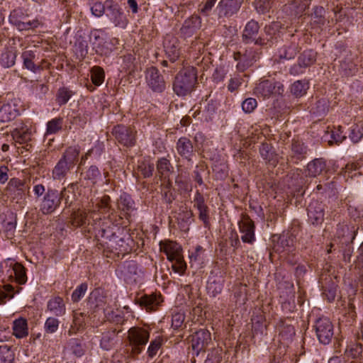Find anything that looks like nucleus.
Here are the masks:
<instances>
[{"mask_svg":"<svg viewBox=\"0 0 363 363\" xmlns=\"http://www.w3.org/2000/svg\"><path fill=\"white\" fill-rule=\"evenodd\" d=\"M145 79L148 86L155 92H162L165 89L163 76L155 67H150L145 72Z\"/></svg>","mask_w":363,"mask_h":363,"instance_id":"11","label":"nucleus"},{"mask_svg":"<svg viewBox=\"0 0 363 363\" xmlns=\"http://www.w3.org/2000/svg\"><path fill=\"white\" fill-rule=\"evenodd\" d=\"M116 208L118 213L117 220L120 222H123V219L129 221L131 213L135 210V202L129 194L123 193L117 199Z\"/></svg>","mask_w":363,"mask_h":363,"instance_id":"9","label":"nucleus"},{"mask_svg":"<svg viewBox=\"0 0 363 363\" xmlns=\"http://www.w3.org/2000/svg\"><path fill=\"white\" fill-rule=\"evenodd\" d=\"M97 216V213L95 210L86 211L80 210L73 212L71 216V224L74 227H82L87 225L88 228L91 227L92 217Z\"/></svg>","mask_w":363,"mask_h":363,"instance_id":"15","label":"nucleus"},{"mask_svg":"<svg viewBox=\"0 0 363 363\" xmlns=\"http://www.w3.org/2000/svg\"><path fill=\"white\" fill-rule=\"evenodd\" d=\"M257 106V102L254 98H247L242 104V110L245 113H252Z\"/></svg>","mask_w":363,"mask_h":363,"instance_id":"61","label":"nucleus"},{"mask_svg":"<svg viewBox=\"0 0 363 363\" xmlns=\"http://www.w3.org/2000/svg\"><path fill=\"white\" fill-rule=\"evenodd\" d=\"M88 285L82 283L78 286L72 294V301L74 303L79 302L87 291Z\"/></svg>","mask_w":363,"mask_h":363,"instance_id":"57","label":"nucleus"},{"mask_svg":"<svg viewBox=\"0 0 363 363\" xmlns=\"http://www.w3.org/2000/svg\"><path fill=\"white\" fill-rule=\"evenodd\" d=\"M164 47L170 61L174 62L179 59L181 52L176 38L172 36L169 39H166L164 42Z\"/></svg>","mask_w":363,"mask_h":363,"instance_id":"22","label":"nucleus"},{"mask_svg":"<svg viewBox=\"0 0 363 363\" xmlns=\"http://www.w3.org/2000/svg\"><path fill=\"white\" fill-rule=\"evenodd\" d=\"M323 205L318 201H313L308 207V216L313 225H320L324 220Z\"/></svg>","mask_w":363,"mask_h":363,"instance_id":"17","label":"nucleus"},{"mask_svg":"<svg viewBox=\"0 0 363 363\" xmlns=\"http://www.w3.org/2000/svg\"><path fill=\"white\" fill-rule=\"evenodd\" d=\"M203 251L204 250H203V247L199 245L195 248L194 251L192 252L189 255V259H190L189 263L191 264V267H192L193 264H200L203 262Z\"/></svg>","mask_w":363,"mask_h":363,"instance_id":"54","label":"nucleus"},{"mask_svg":"<svg viewBox=\"0 0 363 363\" xmlns=\"http://www.w3.org/2000/svg\"><path fill=\"white\" fill-rule=\"evenodd\" d=\"M43 26V21L38 18H35L33 20L28 18L18 30L19 31H33Z\"/></svg>","mask_w":363,"mask_h":363,"instance_id":"46","label":"nucleus"},{"mask_svg":"<svg viewBox=\"0 0 363 363\" xmlns=\"http://www.w3.org/2000/svg\"><path fill=\"white\" fill-rule=\"evenodd\" d=\"M163 342V338L161 336L156 337L154 340L150 342V344L147 348V354L150 358L154 357L160 348L161 347Z\"/></svg>","mask_w":363,"mask_h":363,"instance_id":"52","label":"nucleus"},{"mask_svg":"<svg viewBox=\"0 0 363 363\" xmlns=\"http://www.w3.org/2000/svg\"><path fill=\"white\" fill-rule=\"evenodd\" d=\"M117 332L116 329H110L102 333L101 347L106 350H110L116 343Z\"/></svg>","mask_w":363,"mask_h":363,"instance_id":"36","label":"nucleus"},{"mask_svg":"<svg viewBox=\"0 0 363 363\" xmlns=\"http://www.w3.org/2000/svg\"><path fill=\"white\" fill-rule=\"evenodd\" d=\"M79 189V185L77 183H71L67 187L62 189L59 193L61 197V201L64 200L65 203L67 206H71L73 202L77 199L76 192Z\"/></svg>","mask_w":363,"mask_h":363,"instance_id":"24","label":"nucleus"},{"mask_svg":"<svg viewBox=\"0 0 363 363\" xmlns=\"http://www.w3.org/2000/svg\"><path fill=\"white\" fill-rule=\"evenodd\" d=\"M112 133L116 139L125 146H133L135 143V132L130 127L118 125L113 128Z\"/></svg>","mask_w":363,"mask_h":363,"instance_id":"10","label":"nucleus"},{"mask_svg":"<svg viewBox=\"0 0 363 363\" xmlns=\"http://www.w3.org/2000/svg\"><path fill=\"white\" fill-rule=\"evenodd\" d=\"M322 288L323 290V294L325 296L329 302L335 300L337 292V284L333 282L331 284L328 285V282L322 283Z\"/></svg>","mask_w":363,"mask_h":363,"instance_id":"48","label":"nucleus"},{"mask_svg":"<svg viewBox=\"0 0 363 363\" xmlns=\"http://www.w3.org/2000/svg\"><path fill=\"white\" fill-rule=\"evenodd\" d=\"M178 154L185 160L190 161L194 155V146L190 140L186 137L180 138L176 145Z\"/></svg>","mask_w":363,"mask_h":363,"instance_id":"21","label":"nucleus"},{"mask_svg":"<svg viewBox=\"0 0 363 363\" xmlns=\"http://www.w3.org/2000/svg\"><path fill=\"white\" fill-rule=\"evenodd\" d=\"M172 268L174 272L183 274L186 269V264L183 259L182 255L173 259Z\"/></svg>","mask_w":363,"mask_h":363,"instance_id":"56","label":"nucleus"},{"mask_svg":"<svg viewBox=\"0 0 363 363\" xmlns=\"http://www.w3.org/2000/svg\"><path fill=\"white\" fill-rule=\"evenodd\" d=\"M314 328L319 342L323 345L329 344L334 335L333 325L330 319L326 317L319 318Z\"/></svg>","mask_w":363,"mask_h":363,"instance_id":"6","label":"nucleus"},{"mask_svg":"<svg viewBox=\"0 0 363 363\" xmlns=\"http://www.w3.org/2000/svg\"><path fill=\"white\" fill-rule=\"evenodd\" d=\"M72 168L71 166L60 159L52 169V177L53 179H63Z\"/></svg>","mask_w":363,"mask_h":363,"instance_id":"33","label":"nucleus"},{"mask_svg":"<svg viewBox=\"0 0 363 363\" xmlns=\"http://www.w3.org/2000/svg\"><path fill=\"white\" fill-rule=\"evenodd\" d=\"M317 53L313 50L303 51L298 59V65H294L290 70L293 74H298L303 72L301 69L311 66L316 61Z\"/></svg>","mask_w":363,"mask_h":363,"instance_id":"16","label":"nucleus"},{"mask_svg":"<svg viewBox=\"0 0 363 363\" xmlns=\"http://www.w3.org/2000/svg\"><path fill=\"white\" fill-rule=\"evenodd\" d=\"M160 250L165 253L170 262L179 257L182 255V248L179 244L170 240L161 241L160 242Z\"/></svg>","mask_w":363,"mask_h":363,"instance_id":"20","label":"nucleus"},{"mask_svg":"<svg viewBox=\"0 0 363 363\" xmlns=\"http://www.w3.org/2000/svg\"><path fill=\"white\" fill-rule=\"evenodd\" d=\"M72 96V92L65 87L59 89L56 95V102L58 105L66 104Z\"/></svg>","mask_w":363,"mask_h":363,"instance_id":"50","label":"nucleus"},{"mask_svg":"<svg viewBox=\"0 0 363 363\" xmlns=\"http://www.w3.org/2000/svg\"><path fill=\"white\" fill-rule=\"evenodd\" d=\"M60 325V320L55 317H48L44 323L45 333L52 334L57 331Z\"/></svg>","mask_w":363,"mask_h":363,"instance_id":"51","label":"nucleus"},{"mask_svg":"<svg viewBox=\"0 0 363 363\" xmlns=\"http://www.w3.org/2000/svg\"><path fill=\"white\" fill-rule=\"evenodd\" d=\"M124 222H120L117 220L116 213L112 212L107 218L102 219L99 215L95 218L92 217L91 227L89 228V232H93L95 236L98 238H102L111 241V239L115 237L113 231V226L124 224Z\"/></svg>","mask_w":363,"mask_h":363,"instance_id":"1","label":"nucleus"},{"mask_svg":"<svg viewBox=\"0 0 363 363\" xmlns=\"http://www.w3.org/2000/svg\"><path fill=\"white\" fill-rule=\"evenodd\" d=\"M197 84V74L193 67L180 70L173 82L174 92L179 96H185L191 94Z\"/></svg>","mask_w":363,"mask_h":363,"instance_id":"2","label":"nucleus"},{"mask_svg":"<svg viewBox=\"0 0 363 363\" xmlns=\"http://www.w3.org/2000/svg\"><path fill=\"white\" fill-rule=\"evenodd\" d=\"M106 16L116 27L125 28L128 23V19L122 8L112 0L106 1Z\"/></svg>","mask_w":363,"mask_h":363,"instance_id":"5","label":"nucleus"},{"mask_svg":"<svg viewBox=\"0 0 363 363\" xmlns=\"http://www.w3.org/2000/svg\"><path fill=\"white\" fill-rule=\"evenodd\" d=\"M12 334L17 338H23L28 336V328L26 319L20 318L13 321Z\"/></svg>","mask_w":363,"mask_h":363,"instance_id":"31","label":"nucleus"},{"mask_svg":"<svg viewBox=\"0 0 363 363\" xmlns=\"http://www.w3.org/2000/svg\"><path fill=\"white\" fill-rule=\"evenodd\" d=\"M211 341V333L206 329L196 331L191 338V347L194 352L198 355L200 352L205 351Z\"/></svg>","mask_w":363,"mask_h":363,"instance_id":"12","label":"nucleus"},{"mask_svg":"<svg viewBox=\"0 0 363 363\" xmlns=\"http://www.w3.org/2000/svg\"><path fill=\"white\" fill-rule=\"evenodd\" d=\"M91 11L93 15L96 17H101L106 11V1L104 4H102L100 1H96L93 4L91 7Z\"/></svg>","mask_w":363,"mask_h":363,"instance_id":"59","label":"nucleus"},{"mask_svg":"<svg viewBox=\"0 0 363 363\" xmlns=\"http://www.w3.org/2000/svg\"><path fill=\"white\" fill-rule=\"evenodd\" d=\"M308 88L309 84L307 81L298 80L291 85V91L296 97H301L306 94Z\"/></svg>","mask_w":363,"mask_h":363,"instance_id":"39","label":"nucleus"},{"mask_svg":"<svg viewBox=\"0 0 363 363\" xmlns=\"http://www.w3.org/2000/svg\"><path fill=\"white\" fill-rule=\"evenodd\" d=\"M24 182L17 178L10 179L8 184V189L11 191H23Z\"/></svg>","mask_w":363,"mask_h":363,"instance_id":"62","label":"nucleus"},{"mask_svg":"<svg viewBox=\"0 0 363 363\" xmlns=\"http://www.w3.org/2000/svg\"><path fill=\"white\" fill-rule=\"evenodd\" d=\"M295 242L296 238L293 235H284L279 238V244L283 248V251H294Z\"/></svg>","mask_w":363,"mask_h":363,"instance_id":"45","label":"nucleus"},{"mask_svg":"<svg viewBox=\"0 0 363 363\" xmlns=\"http://www.w3.org/2000/svg\"><path fill=\"white\" fill-rule=\"evenodd\" d=\"M61 203V197L56 189H48L39 205L40 211L47 215L54 212Z\"/></svg>","mask_w":363,"mask_h":363,"instance_id":"7","label":"nucleus"},{"mask_svg":"<svg viewBox=\"0 0 363 363\" xmlns=\"http://www.w3.org/2000/svg\"><path fill=\"white\" fill-rule=\"evenodd\" d=\"M199 18L191 16L187 18L183 23L180 30L184 37H190L199 28Z\"/></svg>","mask_w":363,"mask_h":363,"instance_id":"29","label":"nucleus"},{"mask_svg":"<svg viewBox=\"0 0 363 363\" xmlns=\"http://www.w3.org/2000/svg\"><path fill=\"white\" fill-rule=\"evenodd\" d=\"M240 232L242 234L243 242L252 244L255 241V224L248 216H243L238 223Z\"/></svg>","mask_w":363,"mask_h":363,"instance_id":"14","label":"nucleus"},{"mask_svg":"<svg viewBox=\"0 0 363 363\" xmlns=\"http://www.w3.org/2000/svg\"><path fill=\"white\" fill-rule=\"evenodd\" d=\"M284 91L283 84L274 79H265L258 83L254 89V94L263 99H269L282 95Z\"/></svg>","mask_w":363,"mask_h":363,"instance_id":"4","label":"nucleus"},{"mask_svg":"<svg viewBox=\"0 0 363 363\" xmlns=\"http://www.w3.org/2000/svg\"><path fill=\"white\" fill-rule=\"evenodd\" d=\"M150 338V331L141 327H132L128 331V340L131 347L130 355L135 357L141 353Z\"/></svg>","mask_w":363,"mask_h":363,"instance_id":"3","label":"nucleus"},{"mask_svg":"<svg viewBox=\"0 0 363 363\" xmlns=\"http://www.w3.org/2000/svg\"><path fill=\"white\" fill-rule=\"evenodd\" d=\"M16 50L14 48H6L0 55V64L4 68H10L15 65Z\"/></svg>","mask_w":363,"mask_h":363,"instance_id":"27","label":"nucleus"},{"mask_svg":"<svg viewBox=\"0 0 363 363\" xmlns=\"http://www.w3.org/2000/svg\"><path fill=\"white\" fill-rule=\"evenodd\" d=\"M63 118L57 117L52 118L47 123L46 135L56 134L62 128Z\"/></svg>","mask_w":363,"mask_h":363,"instance_id":"43","label":"nucleus"},{"mask_svg":"<svg viewBox=\"0 0 363 363\" xmlns=\"http://www.w3.org/2000/svg\"><path fill=\"white\" fill-rule=\"evenodd\" d=\"M28 17L29 14L27 10L21 8L16 9L9 15V22L18 29Z\"/></svg>","mask_w":363,"mask_h":363,"instance_id":"26","label":"nucleus"},{"mask_svg":"<svg viewBox=\"0 0 363 363\" xmlns=\"http://www.w3.org/2000/svg\"><path fill=\"white\" fill-rule=\"evenodd\" d=\"M85 316L86 315L82 312H79V311H73L72 324L68 331L69 335L76 333L77 331H79L84 328Z\"/></svg>","mask_w":363,"mask_h":363,"instance_id":"34","label":"nucleus"},{"mask_svg":"<svg viewBox=\"0 0 363 363\" xmlns=\"http://www.w3.org/2000/svg\"><path fill=\"white\" fill-rule=\"evenodd\" d=\"M101 177V172L97 167L94 165L91 166L85 172L84 179L90 181L93 185L96 184Z\"/></svg>","mask_w":363,"mask_h":363,"instance_id":"47","label":"nucleus"},{"mask_svg":"<svg viewBox=\"0 0 363 363\" xmlns=\"http://www.w3.org/2000/svg\"><path fill=\"white\" fill-rule=\"evenodd\" d=\"M240 0H220L217 9L220 17L231 16L236 13L240 8Z\"/></svg>","mask_w":363,"mask_h":363,"instance_id":"19","label":"nucleus"},{"mask_svg":"<svg viewBox=\"0 0 363 363\" xmlns=\"http://www.w3.org/2000/svg\"><path fill=\"white\" fill-rule=\"evenodd\" d=\"M300 48L298 44L295 42H291L284 45L279 50V55L281 58L286 60H291L295 57L299 52Z\"/></svg>","mask_w":363,"mask_h":363,"instance_id":"35","label":"nucleus"},{"mask_svg":"<svg viewBox=\"0 0 363 363\" xmlns=\"http://www.w3.org/2000/svg\"><path fill=\"white\" fill-rule=\"evenodd\" d=\"M46 311L55 317L65 315L67 308L63 298L59 296L50 298L47 303Z\"/></svg>","mask_w":363,"mask_h":363,"instance_id":"18","label":"nucleus"},{"mask_svg":"<svg viewBox=\"0 0 363 363\" xmlns=\"http://www.w3.org/2000/svg\"><path fill=\"white\" fill-rule=\"evenodd\" d=\"M15 354L11 346H0V363H13Z\"/></svg>","mask_w":363,"mask_h":363,"instance_id":"41","label":"nucleus"},{"mask_svg":"<svg viewBox=\"0 0 363 363\" xmlns=\"http://www.w3.org/2000/svg\"><path fill=\"white\" fill-rule=\"evenodd\" d=\"M5 264L6 267L12 269L16 280L19 284H24L27 281L26 270L21 264L11 259H8Z\"/></svg>","mask_w":363,"mask_h":363,"instance_id":"23","label":"nucleus"},{"mask_svg":"<svg viewBox=\"0 0 363 363\" xmlns=\"http://www.w3.org/2000/svg\"><path fill=\"white\" fill-rule=\"evenodd\" d=\"M13 139L18 143L23 144L30 140L31 133L28 128H16L12 133Z\"/></svg>","mask_w":363,"mask_h":363,"instance_id":"40","label":"nucleus"},{"mask_svg":"<svg viewBox=\"0 0 363 363\" xmlns=\"http://www.w3.org/2000/svg\"><path fill=\"white\" fill-rule=\"evenodd\" d=\"M325 167V162L323 159H315L307 165L308 175L315 177L320 174Z\"/></svg>","mask_w":363,"mask_h":363,"instance_id":"37","label":"nucleus"},{"mask_svg":"<svg viewBox=\"0 0 363 363\" xmlns=\"http://www.w3.org/2000/svg\"><path fill=\"white\" fill-rule=\"evenodd\" d=\"M104 71L103 68L95 66L91 69V79L92 83L96 86H100L104 81Z\"/></svg>","mask_w":363,"mask_h":363,"instance_id":"44","label":"nucleus"},{"mask_svg":"<svg viewBox=\"0 0 363 363\" xmlns=\"http://www.w3.org/2000/svg\"><path fill=\"white\" fill-rule=\"evenodd\" d=\"M137 169L144 178H148L152 175L154 164L149 160H143L138 162Z\"/></svg>","mask_w":363,"mask_h":363,"instance_id":"42","label":"nucleus"},{"mask_svg":"<svg viewBox=\"0 0 363 363\" xmlns=\"http://www.w3.org/2000/svg\"><path fill=\"white\" fill-rule=\"evenodd\" d=\"M349 136L353 143L359 142L363 137V128L358 125H353Z\"/></svg>","mask_w":363,"mask_h":363,"instance_id":"58","label":"nucleus"},{"mask_svg":"<svg viewBox=\"0 0 363 363\" xmlns=\"http://www.w3.org/2000/svg\"><path fill=\"white\" fill-rule=\"evenodd\" d=\"M23 68L33 72L38 73L39 67L35 63V53L30 50H26L21 53Z\"/></svg>","mask_w":363,"mask_h":363,"instance_id":"28","label":"nucleus"},{"mask_svg":"<svg viewBox=\"0 0 363 363\" xmlns=\"http://www.w3.org/2000/svg\"><path fill=\"white\" fill-rule=\"evenodd\" d=\"M108 292L101 288H96L90 293L87 304L91 309L101 308L104 310L105 306L108 304Z\"/></svg>","mask_w":363,"mask_h":363,"instance_id":"13","label":"nucleus"},{"mask_svg":"<svg viewBox=\"0 0 363 363\" xmlns=\"http://www.w3.org/2000/svg\"><path fill=\"white\" fill-rule=\"evenodd\" d=\"M138 267L135 261L130 260L124 263L122 272L124 276L130 278L132 276L137 274Z\"/></svg>","mask_w":363,"mask_h":363,"instance_id":"53","label":"nucleus"},{"mask_svg":"<svg viewBox=\"0 0 363 363\" xmlns=\"http://www.w3.org/2000/svg\"><path fill=\"white\" fill-rule=\"evenodd\" d=\"M96 208L101 213H107L111 209V198L108 195L102 196L96 203Z\"/></svg>","mask_w":363,"mask_h":363,"instance_id":"55","label":"nucleus"},{"mask_svg":"<svg viewBox=\"0 0 363 363\" xmlns=\"http://www.w3.org/2000/svg\"><path fill=\"white\" fill-rule=\"evenodd\" d=\"M80 151L81 149L79 145L69 146L65 150L61 160L73 168L78 162Z\"/></svg>","mask_w":363,"mask_h":363,"instance_id":"25","label":"nucleus"},{"mask_svg":"<svg viewBox=\"0 0 363 363\" xmlns=\"http://www.w3.org/2000/svg\"><path fill=\"white\" fill-rule=\"evenodd\" d=\"M259 28L258 22L255 20L252 19L248 21L242 30V42L245 44L254 43L257 45H267L268 42L265 41L264 38L262 36L256 38L259 33Z\"/></svg>","mask_w":363,"mask_h":363,"instance_id":"8","label":"nucleus"},{"mask_svg":"<svg viewBox=\"0 0 363 363\" xmlns=\"http://www.w3.org/2000/svg\"><path fill=\"white\" fill-rule=\"evenodd\" d=\"M291 150L293 153L297 156L298 159H301L303 155L306 153V147L298 142H295L292 143Z\"/></svg>","mask_w":363,"mask_h":363,"instance_id":"64","label":"nucleus"},{"mask_svg":"<svg viewBox=\"0 0 363 363\" xmlns=\"http://www.w3.org/2000/svg\"><path fill=\"white\" fill-rule=\"evenodd\" d=\"M117 238H113L111 239V247L115 248L116 250H118L122 252H125L128 250V247L127 245L125 243V240L123 238H119L116 240Z\"/></svg>","mask_w":363,"mask_h":363,"instance_id":"60","label":"nucleus"},{"mask_svg":"<svg viewBox=\"0 0 363 363\" xmlns=\"http://www.w3.org/2000/svg\"><path fill=\"white\" fill-rule=\"evenodd\" d=\"M160 296L156 294L143 295L137 300V303L147 310H155L160 303Z\"/></svg>","mask_w":363,"mask_h":363,"instance_id":"30","label":"nucleus"},{"mask_svg":"<svg viewBox=\"0 0 363 363\" xmlns=\"http://www.w3.org/2000/svg\"><path fill=\"white\" fill-rule=\"evenodd\" d=\"M281 28V24L279 22H272L270 24L265 26L264 31L267 35L265 39L266 42H268L267 45H271L272 41L274 38H277L279 35Z\"/></svg>","mask_w":363,"mask_h":363,"instance_id":"38","label":"nucleus"},{"mask_svg":"<svg viewBox=\"0 0 363 363\" xmlns=\"http://www.w3.org/2000/svg\"><path fill=\"white\" fill-rule=\"evenodd\" d=\"M272 6V2L269 0H257L256 1V9L259 12L265 13L268 11Z\"/></svg>","mask_w":363,"mask_h":363,"instance_id":"63","label":"nucleus"},{"mask_svg":"<svg viewBox=\"0 0 363 363\" xmlns=\"http://www.w3.org/2000/svg\"><path fill=\"white\" fill-rule=\"evenodd\" d=\"M172 168L171 163L167 159L162 157L157 161V169L161 177H167Z\"/></svg>","mask_w":363,"mask_h":363,"instance_id":"49","label":"nucleus"},{"mask_svg":"<svg viewBox=\"0 0 363 363\" xmlns=\"http://www.w3.org/2000/svg\"><path fill=\"white\" fill-rule=\"evenodd\" d=\"M18 115V111L13 105L5 104L0 108V121L9 122L13 120Z\"/></svg>","mask_w":363,"mask_h":363,"instance_id":"32","label":"nucleus"}]
</instances>
